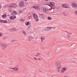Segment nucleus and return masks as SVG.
<instances>
[{"instance_id":"obj_1","label":"nucleus","mask_w":77,"mask_h":77,"mask_svg":"<svg viewBox=\"0 0 77 77\" xmlns=\"http://www.w3.org/2000/svg\"><path fill=\"white\" fill-rule=\"evenodd\" d=\"M55 66L57 68L59 69L61 68V64H60V61H58L55 63Z\"/></svg>"},{"instance_id":"obj_2","label":"nucleus","mask_w":77,"mask_h":77,"mask_svg":"<svg viewBox=\"0 0 77 77\" xmlns=\"http://www.w3.org/2000/svg\"><path fill=\"white\" fill-rule=\"evenodd\" d=\"M19 5L20 7L21 8H23L25 6L24 5V2L23 1H20L19 3Z\"/></svg>"},{"instance_id":"obj_3","label":"nucleus","mask_w":77,"mask_h":77,"mask_svg":"<svg viewBox=\"0 0 77 77\" xmlns=\"http://www.w3.org/2000/svg\"><path fill=\"white\" fill-rule=\"evenodd\" d=\"M33 16L34 19L35 20V21H39V20H38V17L37 15L34 14H33Z\"/></svg>"},{"instance_id":"obj_4","label":"nucleus","mask_w":77,"mask_h":77,"mask_svg":"<svg viewBox=\"0 0 77 77\" xmlns=\"http://www.w3.org/2000/svg\"><path fill=\"white\" fill-rule=\"evenodd\" d=\"M8 45L6 44H1V47L2 48H6L7 47Z\"/></svg>"},{"instance_id":"obj_5","label":"nucleus","mask_w":77,"mask_h":77,"mask_svg":"<svg viewBox=\"0 0 77 77\" xmlns=\"http://www.w3.org/2000/svg\"><path fill=\"white\" fill-rule=\"evenodd\" d=\"M9 8H16V5L15 3H13L11 4V5L8 7Z\"/></svg>"},{"instance_id":"obj_6","label":"nucleus","mask_w":77,"mask_h":77,"mask_svg":"<svg viewBox=\"0 0 77 77\" xmlns=\"http://www.w3.org/2000/svg\"><path fill=\"white\" fill-rule=\"evenodd\" d=\"M17 14V12L15 11H13L11 13V15L12 16H14V15H16Z\"/></svg>"},{"instance_id":"obj_7","label":"nucleus","mask_w":77,"mask_h":77,"mask_svg":"<svg viewBox=\"0 0 77 77\" xmlns=\"http://www.w3.org/2000/svg\"><path fill=\"white\" fill-rule=\"evenodd\" d=\"M71 5L72 6V7L73 8H76L77 6V4H76V3H72Z\"/></svg>"},{"instance_id":"obj_8","label":"nucleus","mask_w":77,"mask_h":77,"mask_svg":"<svg viewBox=\"0 0 77 77\" xmlns=\"http://www.w3.org/2000/svg\"><path fill=\"white\" fill-rule=\"evenodd\" d=\"M15 18H16V16H15L14 17L13 16L11 15V17H10V20H14Z\"/></svg>"},{"instance_id":"obj_9","label":"nucleus","mask_w":77,"mask_h":77,"mask_svg":"<svg viewBox=\"0 0 77 77\" xmlns=\"http://www.w3.org/2000/svg\"><path fill=\"white\" fill-rule=\"evenodd\" d=\"M45 31H49L50 30V28L48 27L45 28Z\"/></svg>"},{"instance_id":"obj_10","label":"nucleus","mask_w":77,"mask_h":77,"mask_svg":"<svg viewBox=\"0 0 77 77\" xmlns=\"http://www.w3.org/2000/svg\"><path fill=\"white\" fill-rule=\"evenodd\" d=\"M6 16H7L6 14H5L4 15H3L2 16V18H5V17H6Z\"/></svg>"},{"instance_id":"obj_11","label":"nucleus","mask_w":77,"mask_h":77,"mask_svg":"<svg viewBox=\"0 0 77 77\" xmlns=\"http://www.w3.org/2000/svg\"><path fill=\"white\" fill-rule=\"evenodd\" d=\"M62 69H63L64 71H66V68L65 67L63 68H62Z\"/></svg>"},{"instance_id":"obj_12","label":"nucleus","mask_w":77,"mask_h":77,"mask_svg":"<svg viewBox=\"0 0 77 77\" xmlns=\"http://www.w3.org/2000/svg\"><path fill=\"white\" fill-rule=\"evenodd\" d=\"M29 24H30V22H27L26 23H25V25L26 26H27V25H29Z\"/></svg>"},{"instance_id":"obj_13","label":"nucleus","mask_w":77,"mask_h":77,"mask_svg":"<svg viewBox=\"0 0 77 77\" xmlns=\"http://www.w3.org/2000/svg\"><path fill=\"white\" fill-rule=\"evenodd\" d=\"M22 32L23 33L24 35H26V32H25L24 31H22Z\"/></svg>"},{"instance_id":"obj_14","label":"nucleus","mask_w":77,"mask_h":77,"mask_svg":"<svg viewBox=\"0 0 77 77\" xmlns=\"http://www.w3.org/2000/svg\"><path fill=\"white\" fill-rule=\"evenodd\" d=\"M9 69H13V70H16V68H9Z\"/></svg>"},{"instance_id":"obj_15","label":"nucleus","mask_w":77,"mask_h":77,"mask_svg":"<svg viewBox=\"0 0 77 77\" xmlns=\"http://www.w3.org/2000/svg\"><path fill=\"white\" fill-rule=\"evenodd\" d=\"M51 8H52V9H54L55 8V7L54 6V5H51Z\"/></svg>"},{"instance_id":"obj_16","label":"nucleus","mask_w":77,"mask_h":77,"mask_svg":"<svg viewBox=\"0 0 77 77\" xmlns=\"http://www.w3.org/2000/svg\"><path fill=\"white\" fill-rule=\"evenodd\" d=\"M39 17H40V18H42V14H39Z\"/></svg>"},{"instance_id":"obj_17","label":"nucleus","mask_w":77,"mask_h":77,"mask_svg":"<svg viewBox=\"0 0 77 77\" xmlns=\"http://www.w3.org/2000/svg\"><path fill=\"white\" fill-rule=\"evenodd\" d=\"M57 70H58L57 72H59L60 71V68H59V69H58V68H57Z\"/></svg>"},{"instance_id":"obj_18","label":"nucleus","mask_w":77,"mask_h":77,"mask_svg":"<svg viewBox=\"0 0 77 77\" xmlns=\"http://www.w3.org/2000/svg\"><path fill=\"white\" fill-rule=\"evenodd\" d=\"M62 6L63 8H65L66 7V5L65 4H63L62 5Z\"/></svg>"},{"instance_id":"obj_19","label":"nucleus","mask_w":77,"mask_h":77,"mask_svg":"<svg viewBox=\"0 0 77 77\" xmlns=\"http://www.w3.org/2000/svg\"><path fill=\"white\" fill-rule=\"evenodd\" d=\"M39 55H41V54H40V53H37L36 55H35V56H36V57L38 56H39Z\"/></svg>"},{"instance_id":"obj_20","label":"nucleus","mask_w":77,"mask_h":77,"mask_svg":"<svg viewBox=\"0 0 77 77\" xmlns=\"http://www.w3.org/2000/svg\"><path fill=\"white\" fill-rule=\"evenodd\" d=\"M30 29H31V26H29L28 29V30H30Z\"/></svg>"},{"instance_id":"obj_21","label":"nucleus","mask_w":77,"mask_h":77,"mask_svg":"<svg viewBox=\"0 0 77 77\" xmlns=\"http://www.w3.org/2000/svg\"><path fill=\"white\" fill-rule=\"evenodd\" d=\"M41 39L42 41V40H44V39H45V38H44V37L42 36L41 37Z\"/></svg>"},{"instance_id":"obj_22","label":"nucleus","mask_w":77,"mask_h":77,"mask_svg":"<svg viewBox=\"0 0 77 77\" xmlns=\"http://www.w3.org/2000/svg\"><path fill=\"white\" fill-rule=\"evenodd\" d=\"M48 19L49 20H51V17H48Z\"/></svg>"},{"instance_id":"obj_23","label":"nucleus","mask_w":77,"mask_h":77,"mask_svg":"<svg viewBox=\"0 0 77 77\" xmlns=\"http://www.w3.org/2000/svg\"><path fill=\"white\" fill-rule=\"evenodd\" d=\"M49 3L51 6L53 5V2H50Z\"/></svg>"},{"instance_id":"obj_24","label":"nucleus","mask_w":77,"mask_h":77,"mask_svg":"<svg viewBox=\"0 0 77 77\" xmlns=\"http://www.w3.org/2000/svg\"><path fill=\"white\" fill-rule=\"evenodd\" d=\"M3 23H7V21H6V20H4Z\"/></svg>"},{"instance_id":"obj_25","label":"nucleus","mask_w":77,"mask_h":77,"mask_svg":"<svg viewBox=\"0 0 77 77\" xmlns=\"http://www.w3.org/2000/svg\"><path fill=\"white\" fill-rule=\"evenodd\" d=\"M3 21H4V20H0V23H3Z\"/></svg>"},{"instance_id":"obj_26","label":"nucleus","mask_w":77,"mask_h":77,"mask_svg":"<svg viewBox=\"0 0 77 77\" xmlns=\"http://www.w3.org/2000/svg\"><path fill=\"white\" fill-rule=\"evenodd\" d=\"M44 12H47V8H45V10L44 11Z\"/></svg>"},{"instance_id":"obj_27","label":"nucleus","mask_w":77,"mask_h":77,"mask_svg":"<svg viewBox=\"0 0 77 77\" xmlns=\"http://www.w3.org/2000/svg\"><path fill=\"white\" fill-rule=\"evenodd\" d=\"M20 21H22L23 22H24V20H23V19H21L20 20Z\"/></svg>"},{"instance_id":"obj_28","label":"nucleus","mask_w":77,"mask_h":77,"mask_svg":"<svg viewBox=\"0 0 77 77\" xmlns=\"http://www.w3.org/2000/svg\"><path fill=\"white\" fill-rule=\"evenodd\" d=\"M75 13L76 15H77V10H75Z\"/></svg>"},{"instance_id":"obj_29","label":"nucleus","mask_w":77,"mask_h":77,"mask_svg":"<svg viewBox=\"0 0 77 77\" xmlns=\"http://www.w3.org/2000/svg\"><path fill=\"white\" fill-rule=\"evenodd\" d=\"M16 41V40H14L11 41V42H15Z\"/></svg>"},{"instance_id":"obj_30","label":"nucleus","mask_w":77,"mask_h":77,"mask_svg":"<svg viewBox=\"0 0 77 77\" xmlns=\"http://www.w3.org/2000/svg\"><path fill=\"white\" fill-rule=\"evenodd\" d=\"M22 12V11L21 10H20L18 11V13L20 14V13H21Z\"/></svg>"},{"instance_id":"obj_31","label":"nucleus","mask_w":77,"mask_h":77,"mask_svg":"<svg viewBox=\"0 0 77 77\" xmlns=\"http://www.w3.org/2000/svg\"><path fill=\"white\" fill-rule=\"evenodd\" d=\"M54 5H55V3L53 2L52 5L54 6Z\"/></svg>"},{"instance_id":"obj_32","label":"nucleus","mask_w":77,"mask_h":77,"mask_svg":"<svg viewBox=\"0 0 77 77\" xmlns=\"http://www.w3.org/2000/svg\"><path fill=\"white\" fill-rule=\"evenodd\" d=\"M13 31H14V30H13V29H11L10 30V32H13Z\"/></svg>"},{"instance_id":"obj_33","label":"nucleus","mask_w":77,"mask_h":77,"mask_svg":"<svg viewBox=\"0 0 77 77\" xmlns=\"http://www.w3.org/2000/svg\"><path fill=\"white\" fill-rule=\"evenodd\" d=\"M52 29H56V27H52Z\"/></svg>"},{"instance_id":"obj_34","label":"nucleus","mask_w":77,"mask_h":77,"mask_svg":"<svg viewBox=\"0 0 77 77\" xmlns=\"http://www.w3.org/2000/svg\"><path fill=\"white\" fill-rule=\"evenodd\" d=\"M61 72H65V71H64L63 70H62L61 71Z\"/></svg>"},{"instance_id":"obj_35","label":"nucleus","mask_w":77,"mask_h":77,"mask_svg":"<svg viewBox=\"0 0 77 77\" xmlns=\"http://www.w3.org/2000/svg\"><path fill=\"white\" fill-rule=\"evenodd\" d=\"M43 11H45V7H44L43 8Z\"/></svg>"},{"instance_id":"obj_36","label":"nucleus","mask_w":77,"mask_h":77,"mask_svg":"<svg viewBox=\"0 0 77 77\" xmlns=\"http://www.w3.org/2000/svg\"><path fill=\"white\" fill-rule=\"evenodd\" d=\"M66 32L67 33H68L69 34H70V35H72V34H71V33H69V32H68L66 31Z\"/></svg>"},{"instance_id":"obj_37","label":"nucleus","mask_w":77,"mask_h":77,"mask_svg":"<svg viewBox=\"0 0 77 77\" xmlns=\"http://www.w3.org/2000/svg\"><path fill=\"white\" fill-rule=\"evenodd\" d=\"M18 68H16V70H15V71H18Z\"/></svg>"},{"instance_id":"obj_38","label":"nucleus","mask_w":77,"mask_h":77,"mask_svg":"<svg viewBox=\"0 0 77 77\" xmlns=\"http://www.w3.org/2000/svg\"><path fill=\"white\" fill-rule=\"evenodd\" d=\"M13 29V31H15L16 30V29H15V28Z\"/></svg>"},{"instance_id":"obj_39","label":"nucleus","mask_w":77,"mask_h":77,"mask_svg":"<svg viewBox=\"0 0 77 77\" xmlns=\"http://www.w3.org/2000/svg\"><path fill=\"white\" fill-rule=\"evenodd\" d=\"M33 8H34V9H35V8H36V6H33Z\"/></svg>"},{"instance_id":"obj_40","label":"nucleus","mask_w":77,"mask_h":77,"mask_svg":"<svg viewBox=\"0 0 77 77\" xmlns=\"http://www.w3.org/2000/svg\"><path fill=\"white\" fill-rule=\"evenodd\" d=\"M2 36V33H0V36Z\"/></svg>"},{"instance_id":"obj_41","label":"nucleus","mask_w":77,"mask_h":77,"mask_svg":"<svg viewBox=\"0 0 77 77\" xmlns=\"http://www.w3.org/2000/svg\"><path fill=\"white\" fill-rule=\"evenodd\" d=\"M38 7L35 6V9H38Z\"/></svg>"},{"instance_id":"obj_42","label":"nucleus","mask_w":77,"mask_h":77,"mask_svg":"<svg viewBox=\"0 0 77 77\" xmlns=\"http://www.w3.org/2000/svg\"><path fill=\"white\" fill-rule=\"evenodd\" d=\"M31 17V16H29L28 18H29V19H30Z\"/></svg>"},{"instance_id":"obj_43","label":"nucleus","mask_w":77,"mask_h":77,"mask_svg":"<svg viewBox=\"0 0 77 77\" xmlns=\"http://www.w3.org/2000/svg\"><path fill=\"white\" fill-rule=\"evenodd\" d=\"M67 37H68V38H70V36L69 35H68L67 36Z\"/></svg>"},{"instance_id":"obj_44","label":"nucleus","mask_w":77,"mask_h":77,"mask_svg":"<svg viewBox=\"0 0 77 77\" xmlns=\"http://www.w3.org/2000/svg\"><path fill=\"white\" fill-rule=\"evenodd\" d=\"M48 5L49 6H50V7H51V5Z\"/></svg>"},{"instance_id":"obj_45","label":"nucleus","mask_w":77,"mask_h":77,"mask_svg":"<svg viewBox=\"0 0 77 77\" xmlns=\"http://www.w3.org/2000/svg\"><path fill=\"white\" fill-rule=\"evenodd\" d=\"M34 58L35 59V60H38V59H36V58L35 57H34Z\"/></svg>"},{"instance_id":"obj_46","label":"nucleus","mask_w":77,"mask_h":77,"mask_svg":"<svg viewBox=\"0 0 77 77\" xmlns=\"http://www.w3.org/2000/svg\"><path fill=\"white\" fill-rule=\"evenodd\" d=\"M2 8V5L0 4V8Z\"/></svg>"},{"instance_id":"obj_47","label":"nucleus","mask_w":77,"mask_h":77,"mask_svg":"<svg viewBox=\"0 0 77 77\" xmlns=\"http://www.w3.org/2000/svg\"><path fill=\"white\" fill-rule=\"evenodd\" d=\"M65 8H68V7H67V6H66V7H65Z\"/></svg>"},{"instance_id":"obj_48","label":"nucleus","mask_w":77,"mask_h":77,"mask_svg":"<svg viewBox=\"0 0 77 77\" xmlns=\"http://www.w3.org/2000/svg\"><path fill=\"white\" fill-rule=\"evenodd\" d=\"M49 29H50H50H52V28L50 27Z\"/></svg>"},{"instance_id":"obj_49","label":"nucleus","mask_w":77,"mask_h":77,"mask_svg":"<svg viewBox=\"0 0 77 77\" xmlns=\"http://www.w3.org/2000/svg\"><path fill=\"white\" fill-rule=\"evenodd\" d=\"M38 60H41V59H40V58H38Z\"/></svg>"},{"instance_id":"obj_50","label":"nucleus","mask_w":77,"mask_h":77,"mask_svg":"<svg viewBox=\"0 0 77 77\" xmlns=\"http://www.w3.org/2000/svg\"><path fill=\"white\" fill-rule=\"evenodd\" d=\"M24 0V1H27V0Z\"/></svg>"},{"instance_id":"obj_51","label":"nucleus","mask_w":77,"mask_h":77,"mask_svg":"<svg viewBox=\"0 0 77 77\" xmlns=\"http://www.w3.org/2000/svg\"><path fill=\"white\" fill-rule=\"evenodd\" d=\"M9 12H11V11L9 10Z\"/></svg>"},{"instance_id":"obj_52","label":"nucleus","mask_w":77,"mask_h":77,"mask_svg":"<svg viewBox=\"0 0 77 77\" xmlns=\"http://www.w3.org/2000/svg\"><path fill=\"white\" fill-rule=\"evenodd\" d=\"M73 63H74L75 62L74 61H73Z\"/></svg>"},{"instance_id":"obj_53","label":"nucleus","mask_w":77,"mask_h":77,"mask_svg":"<svg viewBox=\"0 0 77 77\" xmlns=\"http://www.w3.org/2000/svg\"><path fill=\"white\" fill-rule=\"evenodd\" d=\"M30 38V37H29V39Z\"/></svg>"},{"instance_id":"obj_54","label":"nucleus","mask_w":77,"mask_h":77,"mask_svg":"<svg viewBox=\"0 0 77 77\" xmlns=\"http://www.w3.org/2000/svg\"><path fill=\"white\" fill-rule=\"evenodd\" d=\"M5 39V38H3V39Z\"/></svg>"}]
</instances>
